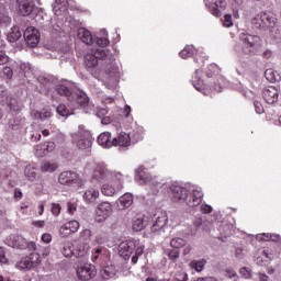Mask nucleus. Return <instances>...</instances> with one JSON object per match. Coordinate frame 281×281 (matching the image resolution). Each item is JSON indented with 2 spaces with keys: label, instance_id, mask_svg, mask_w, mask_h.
Here are the masks:
<instances>
[{
  "label": "nucleus",
  "instance_id": "79ce46f5",
  "mask_svg": "<svg viewBox=\"0 0 281 281\" xmlns=\"http://www.w3.org/2000/svg\"><path fill=\"white\" fill-rule=\"evenodd\" d=\"M12 98V94L8 92V89L0 88V103L7 104L10 102V99Z\"/></svg>",
  "mask_w": 281,
  "mask_h": 281
},
{
  "label": "nucleus",
  "instance_id": "e433bc0d",
  "mask_svg": "<svg viewBox=\"0 0 281 281\" xmlns=\"http://www.w3.org/2000/svg\"><path fill=\"white\" fill-rule=\"evenodd\" d=\"M35 117H38L40 120H49V117H52V108L46 106L40 112H35Z\"/></svg>",
  "mask_w": 281,
  "mask_h": 281
},
{
  "label": "nucleus",
  "instance_id": "20e7f679",
  "mask_svg": "<svg viewBox=\"0 0 281 281\" xmlns=\"http://www.w3.org/2000/svg\"><path fill=\"white\" fill-rule=\"evenodd\" d=\"M74 139L79 150H87L93 146V136H91V132L85 130V125H79V132L75 134Z\"/></svg>",
  "mask_w": 281,
  "mask_h": 281
},
{
  "label": "nucleus",
  "instance_id": "1a4fd4ad",
  "mask_svg": "<svg viewBox=\"0 0 281 281\" xmlns=\"http://www.w3.org/2000/svg\"><path fill=\"white\" fill-rule=\"evenodd\" d=\"M113 178V172H111L104 162L97 164L92 179L98 181L99 183H104V181H109V179Z\"/></svg>",
  "mask_w": 281,
  "mask_h": 281
},
{
  "label": "nucleus",
  "instance_id": "13d9d810",
  "mask_svg": "<svg viewBox=\"0 0 281 281\" xmlns=\"http://www.w3.org/2000/svg\"><path fill=\"white\" fill-rule=\"evenodd\" d=\"M193 225L196 229H201V227H203V217H195Z\"/></svg>",
  "mask_w": 281,
  "mask_h": 281
},
{
  "label": "nucleus",
  "instance_id": "5701e85b",
  "mask_svg": "<svg viewBox=\"0 0 281 281\" xmlns=\"http://www.w3.org/2000/svg\"><path fill=\"white\" fill-rule=\"evenodd\" d=\"M135 179L140 186H146L150 181V175L144 170L143 166H140L138 169H136Z\"/></svg>",
  "mask_w": 281,
  "mask_h": 281
},
{
  "label": "nucleus",
  "instance_id": "7c9ffc66",
  "mask_svg": "<svg viewBox=\"0 0 281 281\" xmlns=\"http://www.w3.org/2000/svg\"><path fill=\"white\" fill-rule=\"evenodd\" d=\"M148 225V220H145L144 217H137L133 222V231L134 232H142L146 226Z\"/></svg>",
  "mask_w": 281,
  "mask_h": 281
},
{
  "label": "nucleus",
  "instance_id": "6e6d98bb",
  "mask_svg": "<svg viewBox=\"0 0 281 281\" xmlns=\"http://www.w3.org/2000/svg\"><path fill=\"white\" fill-rule=\"evenodd\" d=\"M3 75L7 76L8 80H12V76H14V71L10 67H4Z\"/></svg>",
  "mask_w": 281,
  "mask_h": 281
},
{
  "label": "nucleus",
  "instance_id": "0eeeda50",
  "mask_svg": "<svg viewBox=\"0 0 281 281\" xmlns=\"http://www.w3.org/2000/svg\"><path fill=\"white\" fill-rule=\"evenodd\" d=\"M37 82H40V91L44 95H47L52 89H56L58 79L52 75H40L37 77Z\"/></svg>",
  "mask_w": 281,
  "mask_h": 281
},
{
  "label": "nucleus",
  "instance_id": "e2e57ef3",
  "mask_svg": "<svg viewBox=\"0 0 281 281\" xmlns=\"http://www.w3.org/2000/svg\"><path fill=\"white\" fill-rule=\"evenodd\" d=\"M196 281H218L216 277H199Z\"/></svg>",
  "mask_w": 281,
  "mask_h": 281
},
{
  "label": "nucleus",
  "instance_id": "dca6fc26",
  "mask_svg": "<svg viewBox=\"0 0 281 281\" xmlns=\"http://www.w3.org/2000/svg\"><path fill=\"white\" fill-rule=\"evenodd\" d=\"M171 191V199L175 201V203H184L186 202V196L188 194V189L173 184L170 187Z\"/></svg>",
  "mask_w": 281,
  "mask_h": 281
},
{
  "label": "nucleus",
  "instance_id": "473e14b6",
  "mask_svg": "<svg viewBox=\"0 0 281 281\" xmlns=\"http://www.w3.org/2000/svg\"><path fill=\"white\" fill-rule=\"evenodd\" d=\"M99 196H100V191L95 189H90L86 191L83 194V199L88 203H93V201H95V199H98Z\"/></svg>",
  "mask_w": 281,
  "mask_h": 281
},
{
  "label": "nucleus",
  "instance_id": "f03ea898",
  "mask_svg": "<svg viewBox=\"0 0 281 281\" xmlns=\"http://www.w3.org/2000/svg\"><path fill=\"white\" fill-rule=\"evenodd\" d=\"M240 41L244 45H237L236 52H240L243 56H258L260 55V37L258 35L240 34Z\"/></svg>",
  "mask_w": 281,
  "mask_h": 281
},
{
  "label": "nucleus",
  "instance_id": "2f4dec72",
  "mask_svg": "<svg viewBox=\"0 0 281 281\" xmlns=\"http://www.w3.org/2000/svg\"><path fill=\"white\" fill-rule=\"evenodd\" d=\"M89 251L88 244H79L77 249L75 250V258H87V254Z\"/></svg>",
  "mask_w": 281,
  "mask_h": 281
},
{
  "label": "nucleus",
  "instance_id": "39448f33",
  "mask_svg": "<svg viewBox=\"0 0 281 281\" xmlns=\"http://www.w3.org/2000/svg\"><path fill=\"white\" fill-rule=\"evenodd\" d=\"M276 23H278V19L271 12H263L252 20V25H255L257 30H265L266 27H276Z\"/></svg>",
  "mask_w": 281,
  "mask_h": 281
},
{
  "label": "nucleus",
  "instance_id": "9d476101",
  "mask_svg": "<svg viewBox=\"0 0 281 281\" xmlns=\"http://www.w3.org/2000/svg\"><path fill=\"white\" fill-rule=\"evenodd\" d=\"M23 37L29 47H38V43H41V32L34 26H29L24 31Z\"/></svg>",
  "mask_w": 281,
  "mask_h": 281
},
{
  "label": "nucleus",
  "instance_id": "4c0bfd02",
  "mask_svg": "<svg viewBox=\"0 0 281 281\" xmlns=\"http://www.w3.org/2000/svg\"><path fill=\"white\" fill-rule=\"evenodd\" d=\"M61 254L63 256H65V258H71V256H75L74 244L71 243L64 244Z\"/></svg>",
  "mask_w": 281,
  "mask_h": 281
},
{
  "label": "nucleus",
  "instance_id": "aec40b11",
  "mask_svg": "<svg viewBox=\"0 0 281 281\" xmlns=\"http://www.w3.org/2000/svg\"><path fill=\"white\" fill-rule=\"evenodd\" d=\"M135 241L130 240V241H123L120 244L119 249H120V254L121 256H123V258H131V255L133 254V251H135Z\"/></svg>",
  "mask_w": 281,
  "mask_h": 281
},
{
  "label": "nucleus",
  "instance_id": "a211bd4d",
  "mask_svg": "<svg viewBox=\"0 0 281 281\" xmlns=\"http://www.w3.org/2000/svg\"><path fill=\"white\" fill-rule=\"evenodd\" d=\"M69 102H76L79 106H81V109H87V106H89V97L85 91L75 89V92H72V100Z\"/></svg>",
  "mask_w": 281,
  "mask_h": 281
},
{
  "label": "nucleus",
  "instance_id": "c756f323",
  "mask_svg": "<svg viewBox=\"0 0 281 281\" xmlns=\"http://www.w3.org/2000/svg\"><path fill=\"white\" fill-rule=\"evenodd\" d=\"M21 36H22L21 29H19V26H13L11 29V32H9V34L7 35V38L9 43H16V41H19Z\"/></svg>",
  "mask_w": 281,
  "mask_h": 281
},
{
  "label": "nucleus",
  "instance_id": "774afa93",
  "mask_svg": "<svg viewBox=\"0 0 281 281\" xmlns=\"http://www.w3.org/2000/svg\"><path fill=\"white\" fill-rule=\"evenodd\" d=\"M108 113H109V110H106V109H101V110H99V111L97 112V117L103 119L104 115H106Z\"/></svg>",
  "mask_w": 281,
  "mask_h": 281
},
{
  "label": "nucleus",
  "instance_id": "a878e982",
  "mask_svg": "<svg viewBox=\"0 0 281 281\" xmlns=\"http://www.w3.org/2000/svg\"><path fill=\"white\" fill-rule=\"evenodd\" d=\"M114 146H122L126 148V146H131V135L127 133H123L119 135V138H113Z\"/></svg>",
  "mask_w": 281,
  "mask_h": 281
},
{
  "label": "nucleus",
  "instance_id": "69168bd1",
  "mask_svg": "<svg viewBox=\"0 0 281 281\" xmlns=\"http://www.w3.org/2000/svg\"><path fill=\"white\" fill-rule=\"evenodd\" d=\"M233 9H237L240 10V8L243 7V0H233Z\"/></svg>",
  "mask_w": 281,
  "mask_h": 281
},
{
  "label": "nucleus",
  "instance_id": "cd10ccee",
  "mask_svg": "<svg viewBox=\"0 0 281 281\" xmlns=\"http://www.w3.org/2000/svg\"><path fill=\"white\" fill-rule=\"evenodd\" d=\"M265 78L267 79L268 82H280L281 81V75L269 68L265 71Z\"/></svg>",
  "mask_w": 281,
  "mask_h": 281
},
{
  "label": "nucleus",
  "instance_id": "6ab92c4d",
  "mask_svg": "<svg viewBox=\"0 0 281 281\" xmlns=\"http://www.w3.org/2000/svg\"><path fill=\"white\" fill-rule=\"evenodd\" d=\"M262 95L267 104H276V102H278L280 91H278L276 87L270 86L263 90Z\"/></svg>",
  "mask_w": 281,
  "mask_h": 281
},
{
  "label": "nucleus",
  "instance_id": "603ef678",
  "mask_svg": "<svg viewBox=\"0 0 281 281\" xmlns=\"http://www.w3.org/2000/svg\"><path fill=\"white\" fill-rule=\"evenodd\" d=\"M224 27H232L234 25V21L232 20V14L227 13L224 15L222 20Z\"/></svg>",
  "mask_w": 281,
  "mask_h": 281
},
{
  "label": "nucleus",
  "instance_id": "49530a36",
  "mask_svg": "<svg viewBox=\"0 0 281 281\" xmlns=\"http://www.w3.org/2000/svg\"><path fill=\"white\" fill-rule=\"evenodd\" d=\"M56 111L60 115V117H69V115H70L69 109H67V105H65V104H59L56 108Z\"/></svg>",
  "mask_w": 281,
  "mask_h": 281
},
{
  "label": "nucleus",
  "instance_id": "c85d7f7f",
  "mask_svg": "<svg viewBox=\"0 0 281 281\" xmlns=\"http://www.w3.org/2000/svg\"><path fill=\"white\" fill-rule=\"evenodd\" d=\"M66 5H67V0H55V2L52 4L54 14H56V16H60Z\"/></svg>",
  "mask_w": 281,
  "mask_h": 281
},
{
  "label": "nucleus",
  "instance_id": "f257e3e1",
  "mask_svg": "<svg viewBox=\"0 0 281 281\" xmlns=\"http://www.w3.org/2000/svg\"><path fill=\"white\" fill-rule=\"evenodd\" d=\"M98 60H109L110 67L105 68V75L109 78L108 87H117V82H120V70L113 65L115 63V56H113L111 50L104 48H95L92 50V54L85 56V66L94 78H99L100 76L98 74Z\"/></svg>",
  "mask_w": 281,
  "mask_h": 281
},
{
  "label": "nucleus",
  "instance_id": "5fc2aeb1",
  "mask_svg": "<svg viewBox=\"0 0 281 281\" xmlns=\"http://www.w3.org/2000/svg\"><path fill=\"white\" fill-rule=\"evenodd\" d=\"M55 149H56V143L54 142H48L44 145V150H47V153H52Z\"/></svg>",
  "mask_w": 281,
  "mask_h": 281
},
{
  "label": "nucleus",
  "instance_id": "f8f14e48",
  "mask_svg": "<svg viewBox=\"0 0 281 281\" xmlns=\"http://www.w3.org/2000/svg\"><path fill=\"white\" fill-rule=\"evenodd\" d=\"M95 266L91 263H85L83 266H79L77 268V277L82 281H89L92 278H95Z\"/></svg>",
  "mask_w": 281,
  "mask_h": 281
},
{
  "label": "nucleus",
  "instance_id": "f3484780",
  "mask_svg": "<svg viewBox=\"0 0 281 281\" xmlns=\"http://www.w3.org/2000/svg\"><path fill=\"white\" fill-rule=\"evenodd\" d=\"M18 3V13L21 16H30L36 8L30 0H16Z\"/></svg>",
  "mask_w": 281,
  "mask_h": 281
},
{
  "label": "nucleus",
  "instance_id": "c03bdc74",
  "mask_svg": "<svg viewBox=\"0 0 281 281\" xmlns=\"http://www.w3.org/2000/svg\"><path fill=\"white\" fill-rule=\"evenodd\" d=\"M170 246L173 247V249H181V247H186V239L176 237L171 239Z\"/></svg>",
  "mask_w": 281,
  "mask_h": 281
},
{
  "label": "nucleus",
  "instance_id": "864d4df0",
  "mask_svg": "<svg viewBox=\"0 0 281 281\" xmlns=\"http://www.w3.org/2000/svg\"><path fill=\"white\" fill-rule=\"evenodd\" d=\"M254 106L256 113H258L259 115H261V113H265V108L262 106V103H260V101H255Z\"/></svg>",
  "mask_w": 281,
  "mask_h": 281
},
{
  "label": "nucleus",
  "instance_id": "ea45409f",
  "mask_svg": "<svg viewBox=\"0 0 281 281\" xmlns=\"http://www.w3.org/2000/svg\"><path fill=\"white\" fill-rule=\"evenodd\" d=\"M166 256H168L169 260L172 262H177L178 258L181 256V252L178 248L175 249H167L165 250Z\"/></svg>",
  "mask_w": 281,
  "mask_h": 281
},
{
  "label": "nucleus",
  "instance_id": "412c9836",
  "mask_svg": "<svg viewBox=\"0 0 281 281\" xmlns=\"http://www.w3.org/2000/svg\"><path fill=\"white\" fill-rule=\"evenodd\" d=\"M133 205V194L125 193L116 201L117 210H128Z\"/></svg>",
  "mask_w": 281,
  "mask_h": 281
},
{
  "label": "nucleus",
  "instance_id": "58836bf2",
  "mask_svg": "<svg viewBox=\"0 0 281 281\" xmlns=\"http://www.w3.org/2000/svg\"><path fill=\"white\" fill-rule=\"evenodd\" d=\"M100 274L103 280H110V278H114L115 270L113 269V267L108 266L100 271Z\"/></svg>",
  "mask_w": 281,
  "mask_h": 281
},
{
  "label": "nucleus",
  "instance_id": "2eb2a0df",
  "mask_svg": "<svg viewBox=\"0 0 281 281\" xmlns=\"http://www.w3.org/2000/svg\"><path fill=\"white\" fill-rule=\"evenodd\" d=\"M59 183L68 187L78 186L80 184V178L74 171H64L59 175Z\"/></svg>",
  "mask_w": 281,
  "mask_h": 281
},
{
  "label": "nucleus",
  "instance_id": "4d7b16f0",
  "mask_svg": "<svg viewBox=\"0 0 281 281\" xmlns=\"http://www.w3.org/2000/svg\"><path fill=\"white\" fill-rule=\"evenodd\" d=\"M60 210H61L60 204H53L50 212L52 214H54V216H58V214H60Z\"/></svg>",
  "mask_w": 281,
  "mask_h": 281
},
{
  "label": "nucleus",
  "instance_id": "052dcab7",
  "mask_svg": "<svg viewBox=\"0 0 281 281\" xmlns=\"http://www.w3.org/2000/svg\"><path fill=\"white\" fill-rule=\"evenodd\" d=\"M201 212H203V214H211L212 206L210 204H202Z\"/></svg>",
  "mask_w": 281,
  "mask_h": 281
},
{
  "label": "nucleus",
  "instance_id": "3c124183",
  "mask_svg": "<svg viewBox=\"0 0 281 281\" xmlns=\"http://www.w3.org/2000/svg\"><path fill=\"white\" fill-rule=\"evenodd\" d=\"M56 170V164L45 162L42 166V172H54Z\"/></svg>",
  "mask_w": 281,
  "mask_h": 281
},
{
  "label": "nucleus",
  "instance_id": "680f3d73",
  "mask_svg": "<svg viewBox=\"0 0 281 281\" xmlns=\"http://www.w3.org/2000/svg\"><path fill=\"white\" fill-rule=\"evenodd\" d=\"M0 262L2 265H8V258H5V252L3 251V247H0Z\"/></svg>",
  "mask_w": 281,
  "mask_h": 281
},
{
  "label": "nucleus",
  "instance_id": "423d86ee",
  "mask_svg": "<svg viewBox=\"0 0 281 281\" xmlns=\"http://www.w3.org/2000/svg\"><path fill=\"white\" fill-rule=\"evenodd\" d=\"M41 265V254L38 252H31L30 256L23 257L15 267L21 270H32L35 267Z\"/></svg>",
  "mask_w": 281,
  "mask_h": 281
},
{
  "label": "nucleus",
  "instance_id": "8fccbe9b",
  "mask_svg": "<svg viewBox=\"0 0 281 281\" xmlns=\"http://www.w3.org/2000/svg\"><path fill=\"white\" fill-rule=\"evenodd\" d=\"M95 44L99 46L98 49H104L109 45V38L106 37H97Z\"/></svg>",
  "mask_w": 281,
  "mask_h": 281
},
{
  "label": "nucleus",
  "instance_id": "ddd939ff",
  "mask_svg": "<svg viewBox=\"0 0 281 281\" xmlns=\"http://www.w3.org/2000/svg\"><path fill=\"white\" fill-rule=\"evenodd\" d=\"M4 244L8 245V247H13V249H27L29 246L27 239L16 234L7 237Z\"/></svg>",
  "mask_w": 281,
  "mask_h": 281
},
{
  "label": "nucleus",
  "instance_id": "4468645a",
  "mask_svg": "<svg viewBox=\"0 0 281 281\" xmlns=\"http://www.w3.org/2000/svg\"><path fill=\"white\" fill-rule=\"evenodd\" d=\"M203 202V191L201 189H193L192 192H188L187 196L184 198V203L189 207H196V205H201Z\"/></svg>",
  "mask_w": 281,
  "mask_h": 281
},
{
  "label": "nucleus",
  "instance_id": "72a5a7b5",
  "mask_svg": "<svg viewBox=\"0 0 281 281\" xmlns=\"http://www.w3.org/2000/svg\"><path fill=\"white\" fill-rule=\"evenodd\" d=\"M101 192L104 194V196H115V194L120 192V188L115 189L113 186L105 183L102 186Z\"/></svg>",
  "mask_w": 281,
  "mask_h": 281
},
{
  "label": "nucleus",
  "instance_id": "c9c22d12",
  "mask_svg": "<svg viewBox=\"0 0 281 281\" xmlns=\"http://www.w3.org/2000/svg\"><path fill=\"white\" fill-rule=\"evenodd\" d=\"M205 265H207V259L193 260L190 262V268L198 271V273H201V271L205 269Z\"/></svg>",
  "mask_w": 281,
  "mask_h": 281
},
{
  "label": "nucleus",
  "instance_id": "b1692460",
  "mask_svg": "<svg viewBox=\"0 0 281 281\" xmlns=\"http://www.w3.org/2000/svg\"><path fill=\"white\" fill-rule=\"evenodd\" d=\"M98 144L102 146L103 148H111L114 146L113 140H111V133L104 132L99 135L98 137Z\"/></svg>",
  "mask_w": 281,
  "mask_h": 281
},
{
  "label": "nucleus",
  "instance_id": "0e129e2a",
  "mask_svg": "<svg viewBox=\"0 0 281 281\" xmlns=\"http://www.w3.org/2000/svg\"><path fill=\"white\" fill-rule=\"evenodd\" d=\"M102 251H104V249L102 248H97L94 250V255L92 256V260H98V258H100V256H102Z\"/></svg>",
  "mask_w": 281,
  "mask_h": 281
},
{
  "label": "nucleus",
  "instance_id": "bf43d9fd",
  "mask_svg": "<svg viewBox=\"0 0 281 281\" xmlns=\"http://www.w3.org/2000/svg\"><path fill=\"white\" fill-rule=\"evenodd\" d=\"M10 60V57L3 53V50H0V65H5Z\"/></svg>",
  "mask_w": 281,
  "mask_h": 281
},
{
  "label": "nucleus",
  "instance_id": "09e8293b",
  "mask_svg": "<svg viewBox=\"0 0 281 281\" xmlns=\"http://www.w3.org/2000/svg\"><path fill=\"white\" fill-rule=\"evenodd\" d=\"M210 12L213 14V16H216L217 19L223 14L221 10H218V2L210 5Z\"/></svg>",
  "mask_w": 281,
  "mask_h": 281
},
{
  "label": "nucleus",
  "instance_id": "393cba45",
  "mask_svg": "<svg viewBox=\"0 0 281 281\" xmlns=\"http://www.w3.org/2000/svg\"><path fill=\"white\" fill-rule=\"evenodd\" d=\"M78 40L86 43V45H93V36L91 32L87 31L86 29H79L77 33Z\"/></svg>",
  "mask_w": 281,
  "mask_h": 281
},
{
  "label": "nucleus",
  "instance_id": "a19ab883",
  "mask_svg": "<svg viewBox=\"0 0 281 281\" xmlns=\"http://www.w3.org/2000/svg\"><path fill=\"white\" fill-rule=\"evenodd\" d=\"M24 175L29 181H34L36 179V169L32 165H27L24 169Z\"/></svg>",
  "mask_w": 281,
  "mask_h": 281
},
{
  "label": "nucleus",
  "instance_id": "7ed1b4c3",
  "mask_svg": "<svg viewBox=\"0 0 281 281\" xmlns=\"http://www.w3.org/2000/svg\"><path fill=\"white\" fill-rule=\"evenodd\" d=\"M168 227V213L164 211H156L151 217V232L156 236H161Z\"/></svg>",
  "mask_w": 281,
  "mask_h": 281
},
{
  "label": "nucleus",
  "instance_id": "6e6552de",
  "mask_svg": "<svg viewBox=\"0 0 281 281\" xmlns=\"http://www.w3.org/2000/svg\"><path fill=\"white\" fill-rule=\"evenodd\" d=\"M55 91L58 95L67 98V100H74V92L76 91V83L70 81H60L56 83Z\"/></svg>",
  "mask_w": 281,
  "mask_h": 281
},
{
  "label": "nucleus",
  "instance_id": "9b49d317",
  "mask_svg": "<svg viewBox=\"0 0 281 281\" xmlns=\"http://www.w3.org/2000/svg\"><path fill=\"white\" fill-rule=\"evenodd\" d=\"M111 212H113V209L111 207V203H109V202L99 203L95 209V222L104 223V221L109 216H111Z\"/></svg>",
  "mask_w": 281,
  "mask_h": 281
},
{
  "label": "nucleus",
  "instance_id": "f704fd0d",
  "mask_svg": "<svg viewBox=\"0 0 281 281\" xmlns=\"http://www.w3.org/2000/svg\"><path fill=\"white\" fill-rule=\"evenodd\" d=\"M61 229H69L71 234H76V232L80 229V222L76 220L69 221L66 224H64V226H61Z\"/></svg>",
  "mask_w": 281,
  "mask_h": 281
},
{
  "label": "nucleus",
  "instance_id": "37998d69",
  "mask_svg": "<svg viewBox=\"0 0 281 281\" xmlns=\"http://www.w3.org/2000/svg\"><path fill=\"white\" fill-rule=\"evenodd\" d=\"M195 80H198V83H194L193 81V87L196 89V91H200L202 93L203 91V79H201V70H195Z\"/></svg>",
  "mask_w": 281,
  "mask_h": 281
},
{
  "label": "nucleus",
  "instance_id": "a18cd8bd",
  "mask_svg": "<svg viewBox=\"0 0 281 281\" xmlns=\"http://www.w3.org/2000/svg\"><path fill=\"white\" fill-rule=\"evenodd\" d=\"M194 54V46H186L184 49H182L180 53H179V56L181 58H190L192 55Z\"/></svg>",
  "mask_w": 281,
  "mask_h": 281
},
{
  "label": "nucleus",
  "instance_id": "de8ad7c7",
  "mask_svg": "<svg viewBox=\"0 0 281 281\" xmlns=\"http://www.w3.org/2000/svg\"><path fill=\"white\" fill-rule=\"evenodd\" d=\"M10 111H12L13 113H18V111H21V106L19 104H16V99L11 98L10 101H8L5 103Z\"/></svg>",
  "mask_w": 281,
  "mask_h": 281
},
{
  "label": "nucleus",
  "instance_id": "4be33fe9",
  "mask_svg": "<svg viewBox=\"0 0 281 281\" xmlns=\"http://www.w3.org/2000/svg\"><path fill=\"white\" fill-rule=\"evenodd\" d=\"M9 128L21 133L25 128V117L15 116L9 120Z\"/></svg>",
  "mask_w": 281,
  "mask_h": 281
},
{
  "label": "nucleus",
  "instance_id": "338daca9",
  "mask_svg": "<svg viewBox=\"0 0 281 281\" xmlns=\"http://www.w3.org/2000/svg\"><path fill=\"white\" fill-rule=\"evenodd\" d=\"M42 240H43V243H46V244H48V243H52V235H49V234H43L42 235Z\"/></svg>",
  "mask_w": 281,
  "mask_h": 281
},
{
  "label": "nucleus",
  "instance_id": "bb28decb",
  "mask_svg": "<svg viewBox=\"0 0 281 281\" xmlns=\"http://www.w3.org/2000/svg\"><path fill=\"white\" fill-rule=\"evenodd\" d=\"M12 19L8 15V9L3 4H0V25L1 27L10 25Z\"/></svg>",
  "mask_w": 281,
  "mask_h": 281
}]
</instances>
